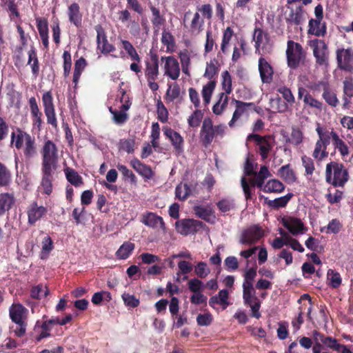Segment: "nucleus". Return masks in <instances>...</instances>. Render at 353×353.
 Returning <instances> with one entry per match:
<instances>
[{"label":"nucleus","instance_id":"obj_1","mask_svg":"<svg viewBox=\"0 0 353 353\" xmlns=\"http://www.w3.org/2000/svg\"><path fill=\"white\" fill-rule=\"evenodd\" d=\"M11 143L17 150H22L26 161H30L37 155V145L34 137L17 128L16 132L11 134Z\"/></svg>","mask_w":353,"mask_h":353},{"label":"nucleus","instance_id":"obj_2","mask_svg":"<svg viewBox=\"0 0 353 353\" xmlns=\"http://www.w3.org/2000/svg\"><path fill=\"white\" fill-rule=\"evenodd\" d=\"M325 178L334 187H343L349 180V173L342 163L332 161L326 165Z\"/></svg>","mask_w":353,"mask_h":353},{"label":"nucleus","instance_id":"obj_3","mask_svg":"<svg viewBox=\"0 0 353 353\" xmlns=\"http://www.w3.org/2000/svg\"><path fill=\"white\" fill-rule=\"evenodd\" d=\"M324 350H331L338 353H352L347 345L341 344L336 338L326 335H316L312 353H322Z\"/></svg>","mask_w":353,"mask_h":353},{"label":"nucleus","instance_id":"obj_4","mask_svg":"<svg viewBox=\"0 0 353 353\" xmlns=\"http://www.w3.org/2000/svg\"><path fill=\"white\" fill-rule=\"evenodd\" d=\"M225 129V125H214L212 120L210 117H205L203 121L200 131V139L202 145L208 147L212 143L214 137L218 136L223 137Z\"/></svg>","mask_w":353,"mask_h":353},{"label":"nucleus","instance_id":"obj_5","mask_svg":"<svg viewBox=\"0 0 353 353\" xmlns=\"http://www.w3.org/2000/svg\"><path fill=\"white\" fill-rule=\"evenodd\" d=\"M9 315L12 321L17 325L14 330L15 335L18 337L23 336L26 332L28 309L19 303H13L9 308Z\"/></svg>","mask_w":353,"mask_h":353},{"label":"nucleus","instance_id":"obj_6","mask_svg":"<svg viewBox=\"0 0 353 353\" xmlns=\"http://www.w3.org/2000/svg\"><path fill=\"white\" fill-rule=\"evenodd\" d=\"M285 54L288 66L291 69L294 70L300 65H304L307 53L299 43L288 41Z\"/></svg>","mask_w":353,"mask_h":353},{"label":"nucleus","instance_id":"obj_7","mask_svg":"<svg viewBox=\"0 0 353 353\" xmlns=\"http://www.w3.org/2000/svg\"><path fill=\"white\" fill-rule=\"evenodd\" d=\"M58 152V148L52 141H46L41 151L42 156L41 169L56 170L59 161Z\"/></svg>","mask_w":353,"mask_h":353},{"label":"nucleus","instance_id":"obj_8","mask_svg":"<svg viewBox=\"0 0 353 353\" xmlns=\"http://www.w3.org/2000/svg\"><path fill=\"white\" fill-rule=\"evenodd\" d=\"M150 59L145 61V77L147 79L148 85L150 89L155 92L159 89V85L156 80L159 75V59L156 53H151Z\"/></svg>","mask_w":353,"mask_h":353},{"label":"nucleus","instance_id":"obj_9","mask_svg":"<svg viewBox=\"0 0 353 353\" xmlns=\"http://www.w3.org/2000/svg\"><path fill=\"white\" fill-rule=\"evenodd\" d=\"M247 141H254L256 146V152L261 156L263 161L267 159L274 146V137L267 134L264 136L258 134H250Z\"/></svg>","mask_w":353,"mask_h":353},{"label":"nucleus","instance_id":"obj_10","mask_svg":"<svg viewBox=\"0 0 353 353\" xmlns=\"http://www.w3.org/2000/svg\"><path fill=\"white\" fill-rule=\"evenodd\" d=\"M284 19L288 26H300L305 20L306 12L302 5L288 4L285 6Z\"/></svg>","mask_w":353,"mask_h":353},{"label":"nucleus","instance_id":"obj_11","mask_svg":"<svg viewBox=\"0 0 353 353\" xmlns=\"http://www.w3.org/2000/svg\"><path fill=\"white\" fill-rule=\"evenodd\" d=\"M310 46L313 50L316 65L319 67L327 68L329 65L330 52L328 46L324 40L314 39L311 41Z\"/></svg>","mask_w":353,"mask_h":353},{"label":"nucleus","instance_id":"obj_12","mask_svg":"<svg viewBox=\"0 0 353 353\" xmlns=\"http://www.w3.org/2000/svg\"><path fill=\"white\" fill-rule=\"evenodd\" d=\"M41 101L47 123L53 128L57 129L58 120L51 90L46 91L42 94Z\"/></svg>","mask_w":353,"mask_h":353},{"label":"nucleus","instance_id":"obj_13","mask_svg":"<svg viewBox=\"0 0 353 353\" xmlns=\"http://www.w3.org/2000/svg\"><path fill=\"white\" fill-rule=\"evenodd\" d=\"M205 225L202 221L192 219H181L175 223L176 231L184 236L195 234Z\"/></svg>","mask_w":353,"mask_h":353},{"label":"nucleus","instance_id":"obj_14","mask_svg":"<svg viewBox=\"0 0 353 353\" xmlns=\"http://www.w3.org/2000/svg\"><path fill=\"white\" fill-rule=\"evenodd\" d=\"M161 61L163 63L164 75L172 80H176L180 76L181 70L178 60L174 56H163Z\"/></svg>","mask_w":353,"mask_h":353},{"label":"nucleus","instance_id":"obj_15","mask_svg":"<svg viewBox=\"0 0 353 353\" xmlns=\"http://www.w3.org/2000/svg\"><path fill=\"white\" fill-rule=\"evenodd\" d=\"M336 58L339 69L350 72L353 71V51L351 48H338Z\"/></svg>","mask_w":353,"mask_h":353},{"label":"nucleus","instance_id":"obj_16","mask_svg":"<svg viewBox=\"0 0 353 353\" xmlns=\"http://www.w3.org/2000/svg\"><path fill=\"white\" fill-rule=\"evenodd\" d=\"M232 103L235 104L236 109L233 113L232 119L228 123L230 128H233L235 125V123L248 110H254L259 112L257 107L252 102H243L236 99H232Z\"/></svg>","mask_w":353,"mask_h":353},{"label":"nucleus","instance_id":"obj_17","mask_svg":"<svg viewBox=\"0 0 353 353\" xmlns=\"http://www.w3.org/2000/svg\"><path fill=\"white\" fill-rule=\"evenodd\" d=\"M263 236V229L257 225H254L243 231L239 241L241 244L250 245L258 242Z\"/></svg>","mask_w":353,"mask_h":353},{"label":"nucleus","instance_id":"obj_18","mask_svg":"<svg viewBox=\"0 0 353 353\" xmlns=\"http://www.w3.org/2000/svg\"><path fill=\"white\" fill-rule=\"evenodd\" d=\"M48 210L42 205H39L37 201L31 202L27 207L28 223L30 225H34L37 221L46 215Z\"/></svg>","mask_w":353,"mask_h":353},{"label":"nucleus","instance_id":"obj_19","mask_svg":"<svg viewBox=\"0 0 353 353\" xmlns=\"http://www.w3.org/2000/svg\"><path fill=\"white\" fill-rule=\"evenodd\" d=\"M95 30L97 33V48L100 50L101 52L103 54H108L114 52L116 48L112 44L108 42V37L102 26L100 25L96 26Z\"/></svg>","mask_w":353,"mask_h":353},{"label":"nucleus","instance_id":"obj_20","mask_svg":"<svg viewBox=\"0 0 353 353\" xmlns=\"http://www.w3.org/2000/svg\"><path fill=\"white\" fill-rule=\"evenodd\" d=\"M283 225L294 236L303 234L307 228L305 227L303 221L296 217H283L281 219Z\"/></svg>","mask_w":353,"mask_h":353},{"label":"nucleus","instance_id":"obj_21","mask_svg":"<svg viewBox=\"0 0 353 353\" xmlns=\"http://www.w3.org/2000/svg\"><path fill=\"white\" fill-rule=\"evenodd\" d=\"M163 130L164 135L170 140L176 153L180 154L183 152L184 139L183 137L171 128L166 127L164 128Z\"/></svg>","mask_w":353,"mask_h":353},{"label":"nucleus","instance_id":"obj_22","mask_svg":"<svg viewBox=\"0 0 353 353\" xmlns=\"http://www.w3.org/2000/svg\"><path fill=\"white\" fill-rule=\"evenodd\" d=\"M259 71L263 83H270L272 81L274 69L271 64L262 57L259 59Z\"/></svg>","mask_w":353,"mask_h":353},{"label":"nucleus","instance_id":"obj_23","mask_svg":"<svg viewBox=\"0 0 353 353\" xmlns=\"http://www.w3.org/2000/svg\"><path fill=\"white\" fill-rule=\"evenodd\" d=\"M298 99H303L305 105L310 108H316L319 110H321L323 108V103L320 101L314 99L310 92L303 87H299L298 89Z\"/></svg>","mask_w":353,"mask_h":353},{"label":"nucleus","instance_id":"obj_24","mask_svg":"<svg viewBox=\"0 0 353 353\" xmlns=\"http://www.w3.org/2000/svg\"><path fill=\"white\" fill-rule=\"evenodd\" d=\"M141 222L150 228H156L159 225L162 230L165 231L166 229L163 218L154 212H148L143 214Z\"/></svg>","mask_w":353,"mask_h":353},{"label":"nucleus","instance_id":"obj_25","mask_svg":"<svg viewBox=\"0 0 353 353\" xmlns=\"http://www.w3.org/2000/svg\"><path fill=\"white\" fill-rule=\"evenodd\" d=\"M68 16L70 22L77 28L82 26L83 15L80 12V7L77 3H71L68 8Z\"/></svg>","mask_w":353,"mask_h":353},{"label":"nucleus","instance_id":"obj_26","mask_svg":"<svg viewBox=\"0 0 353 353\" xmlns=\"http://www.w3.org/2000/svg\"><path fill=\"white\" fill-rule=\"evenodd\" d=\"M130 163L132 168L144 179H150L152 178L154 173L149 165H145L136 158L132 159Z\"/></svg>","mask_w":353,"mask_h":353},{"label":"nucleus","instance_id":"obj_27","mask_svg":"<svg viewBox=\"0 0 353 353\" xmlns=\"http://www.w3.org/2000/svg\"><path fill=\"white\" fill-rule=\"evenodd\" d=\"M322 19H311L308 23V34L316 37H323L327 32L325 23H322Z\"/></svg>","mask_w":353,"mask_h":353},{"label":"nucleus","instance_id":"obj_28","mask_svg":"<svg viewBox=\"0 0 353 353\" xmlns=\"http://www.w3.org/2000/svg\"><path fill=\"white\" fill-rule=\"evenodd\" d=\"M343 108L348 109L351 105L350 99L353 98V79L346 77L343 81Z\"/></svg>","mask_w":353,"mask_h":353},{"label":"nucleus","instance_id":"obj_29","mask_svg":"<svg viewBox=\"0 0 353 353\" xmlns=\"http://www.w3.org/2000/svg\"><path fill=\"white\" fill-rule=\"evenodd\" d=\"M150 10L152 12L151 23L153 26V28L155 32H159L161 27L164 26L165 23V18L160 12L158 8H156L153 5L149 6Z\"/></svg>","mask_w":353,"mask_h":353},{"label":"nucleus","instance_id":"obj_30","mask_svg":"<svg viewBox=\"0 0 353 353\" xmlns=\"http://www.w3.org/2000/svg\"><path fill=\"white\" fill-rule=\"evenodd\" d=\"M43 176L41 182V193L50 195L52 192V170L41 169Z\"/></svg>","mask_w":353,"mask_h":353},{"label":"nucleus","instance_id":"obj_31","mask_svg":"<svg viewBox=\"0 0 353 353\" xmlns=\"http://www.w3.org/2000/svg\"><path fill=\"white\" fill-rule=\"evenodd\" d=\"M253 40L255 42L254 47L256 51H259L261 46L268 44L270 41V36L267 32L262 28L255 27L253 34Z\"/></svg>","mask_w":353,"mask_h":353},{"label":"nucleus","instance_id":"obj_32","mask_svg":"<svg viewBox=\"0 0 353 353\" xmlns=\"http://www.w3.org/2000/svg\"><path fill=\"white\" fill-rule=\"evenodd\" d=\"M316 132L319 136L318 140L327 146L330 143V139L333 141L334 134H338L333 129L330 130L326 127H322L319 123L316 124Z\"/></svg>","mask_w":353,"mask_h":353},{"label":"nucleus","instance_id":"obj_33","mask_svg":"<svg viewBox=\"0 0 353 353\" xmlns=\"http://www.w3.org/2000/svg\"><path fill=\"white\" fill-rule=\"evenodd\" d=\"M67 181L76 188L80 187L83 184V179L81 175L74 169L66 167L63 170Z\"/></svg>","mask_w":353,"mask_h":353},{"label":"nucleus","instance_id":"obj_34","mask_svg":"<svg viewBox=\"0 0 353 353\" xmlns=\"http://www.w3.org/2000/svg\"><path fill=\"white\" fill-rule=\"evenodd\" d=\"M14 201L13 194L8 192L0 194V216L12 208Z\"/></svg>","mask_w":353,"mask_h":353},{"label":"nucleus","instance_id":"obj_35","mask_svg":"<svg viewBox=\"0 0 353 353\" xmlns=\"http://www.w3.org/2000/svg\"><path fill=\"white\" fill-rule=\"evenodd\" d=\"M279 176L289 184L294 183L297 178L294 171L290 168V164L281 166L278 170Z\"/></svg>","mask_w":353,"mask_h":353},{"label":"nucleus","instance_id":"obj_36","mask_svg":"<svg viewBox=\"0 0 353 353\" xmlns=\"http://www.w3.org/2000/svg\"><path fill=\"white\" fill-rule=\"evenodd\" d=\"M134 249V244L130 241H125L116 252L117 259L125 260L128 259Z\"/></svg>","mask_w":353,"mask_h":353},{"label":"nucleus","instance_id":"obj_37","mask_svg":"<svg viewBox=\"0 0 353 353\" xmlns=\"http://www.w3.org/2000/svg\"><path fill=\"white\" fill-rule=\"evenodd\" d=\"M219 61L216 59H211L210 62L207 63L204 77L210 81L214 79L217 76L219 72Z\"/></svg>","mask_w":353,"mask_h":353},{"label":"nucleus","instance_id":"obj_38","mask_svg":"<svg viewBox=\"0 0 353 353\" xmlns=\"http://www.w3.org/2000/svg\"><path fill=\"white\" fill-rule=\"evenodd\" d=\"M196 216L207 222H210L211 216L214 217V211L210 207L196 205L193 208Z\"/></svg>","mask_w":353,"mask_h":353},{"label":"nucleus","instance_id":"obj_39","mask_svg":"<svg viewBox=\"0 0 353 353\" xmlns=\"http://www.w3.org/2000/svg\"><path fill=\"white\" fill-rule=\"evenodd\" d=\"M327 148V145L317 140L315 143V148L312 153V157L316 161H321L323 159L327 157L328 156Z\"/></svg>","mask_w":353,"mask_h":353},{"label":"nucleus","instance_id":"obj_40","mask_svg":"<svg viewBox=\"0 0 353 353\" xmlns=\"http://www.w3.org/2000/svg\"><path fill=\"white\" fill-rule=\"evenodd\" d=\"M323 85V98L330 106L336 107L339 103L336 94L330 89L327 83H324Z\"/></svg>","mask_w":353,"mask_h":353},{"label":"nucleus","instance_id":"obj_41","mask_svg":"<svg viewBox=\"0 0 353 353\" xmlns=\"http://www.w3.org/2000/svg\"><path fill=\"white\" fill-rule=\"evenodd\" d=\"M285 189V185L277 179H271L263 186V191L265 192L280 193Z\"/></svg>","mask_w":353,"mask_h":353},{"label":"nucleus","instance_id":"obj_42","mask_svg":"<svg viewBox=\"0 0 353 353\" xmlns=\"http://www.w3.org/2000/svg\"><path fill=\"white\" fill-rule=\"evenodd\" d=\"M87 65V61L83 57H81L79 59L75 61L74 63V70L73 73V79L72 81L76 85L80 79L82 72L85 69Z\"/></svg>","mask_w":353,"mask_h":353},{"label":"nucleus","instance_id":"obj_43","mask_svg":"<svg viewBox=\"0 0 353 353\" xmlns=\"http://www.w3.org/2000/svg\"><path fill=\"white\" fill-rule=\"evenodd\" d=\"M243 298L245 303H249L250 300H257L255 296V290L252 283L243 282Z\"/></svg>","mask_w":353,"mask_h":353},{"label":"nucleus","instance_id":"obj_44","mask_svg":"<svg viewBox=\"0 0 353 353\" xmlns=\"http://www.w3.org/2000/svg\"><path fill=\"white\" fill-rule=\"evenodd\" d=\"M109 111L112 115L114 123L117 125H121L124 124L129 118L128 114L121 109V110H117L113 109L112 107H110Z\"/></svg>","mask_w":353,"mask_h":353},{"label":"nucleus","instance_id":"obj_45","mask_svg":"<svg viewBox=\"0 0 353 353\" xmlns=\"http://www.w3.org/2000/svg\"><path fill=\"white\" fill-rule=\"evenodd\" d=\"M216 87L215 81H210L207 84L203 85L201 94L203 99V102L205 105L210 103L212 93Z\"/></svg>","mask_w":353,"mask_h":353},{"label":"nucleus","instance_id":"obj_46","mask_svg":"<svg viewBox=\"0 0 353 353\" xmlns=\"http://www.w3.org/2000/svg\"><path fill=\"white\" fill-rule=\"evenodd\" d=\"M28 63L31 65L32 74L37 77L39 74V65L37 52L34 47H32L28 52Z\"/></svg>","mask_w":353,"mask_h":353},{"label":"nucleus","instance_id":"obj_47","mask_svg":"<svg viewBox=\"0 0 353 353\" xmlns=\"http://www.w3.org/2000/svg\"><path fill=\"white\" fill-rule=\"evenodd\" d=\"M37 328L41 329V332L35 337V341L37 342H40L43 339L50 337L51 336L50 331L52 327L46 323V321H44L41 325H39V321H37L34 326V330Z\"/></svg>","mask_w":353,"mask_h":353},{"label":"nucleus","instance_id":"obj_48","mask_svg":"<svg viewBox=\"0 0 353 353\" xmlns=\"http://www.w3.org/2000/svg\"><path fill=\"white\" fill-rule=\"evenodd\" d=\"M234 35V30L230 27H227L223 32L222 41L221 43V51L223 54L228 52V45Z\"/></svg>","mask_w":353,"mask_h":353},{"label":"nucleus","instance_id":"obj_49","mask_svg":"<svg viewBox=\"0 0 353 353\" xmlns=\"http://www.w3.org/2000/svg\"><path fill=\"white\" fill-rule=\"evenodd\" d=\"M121 43L123 45V49L125 50L127 54L130 56L131 60L134 61H137L138 63L141 62V57L137 53L136 49L132 46V44L127 40L121 39Z\"/></svg>","mask_w":353,"mask_h":353},{"label":"nucleus","instance_id":"obj_50","mask_svg":"<svg viewBox=\"0 0 353 353\" xmlns=\"http://www.w3.org/2000/svg\"><path fill=\"white\" fill-rule=\"evenodd\" d=\"M179 57L181 64L182 72L188 76H190V57L187 50L179 53Z\"/></svg>","mask_w":353,"mask_h":353},{"label":"nucleus","instance_id":"obj_51","mask_svg":"<svg viewBox=\"0 0 353 353\" xmlns=\"http://www.w3.org/2000/svg\"><path fill=\"white\" fill-rule=\"evenodd\" d=\"M204 21L201 19L199 12H195L190 23V32L192 34H198L203 30Z\"/></svg>","mask_w":353,"mask_h":353},{"label":"nucleus","instance_id":"obj_52","mask_svg":"<svg viewBox=\"0 0 353 353\" xmlns=\"http://www.w3.org/2000/svg\"><path fill=\"white\" fill-rule=\"evenodd\" d=\"M332 144L337 149L342 157L349 154V149L347 144L339 137V134H334Z\"/></svg>","mask_w":353,"mask_h":353},{"label":"nucleus","instance_id":"obj_53","mask_svg":"<svg viewBox=\"0 0 353 353\" xmlns=\"http://www.w3.org/2000/svg\"><path fill=\"white\" fill-rule=\"evenodd\" d=\"M191 193V189L187 183H180L176 187L175 196L181 201H185Z\"/></svg>","mask_w":353,"mask_h":353},{"label":"nucleus","instance_id":"obj_54","mask_svg":"<svg viewBox=\"0 0 353 353\" xmlns=\"http://www.w3.org/2000/svg\"><path fill=\"white\" fill-rule=\"evenodd\" d=\"M41 244V259H45L48 257L49 254L53 250L54 245L51 237L49 236H46L43 239Z\"/></svg>","mask_w":353,"mask_h":353},{"label":"nucleus","instance_id":"obj_55","mask_svg":"<svg viewBox=\"0 0 353 353\" xmlns=\"http://www.w3.org/2000/svg\"><path fill=\"white\" fill-rule=\"evenodd\" d=\"M49 294V290L46 285L39 284L33 286L30 290V296L32 299H41L42 296L46 297Z\"/></svg>","mask_w":353,"mask_h":353},{"label":"nucleus","instance_id":"obj_56","mask_svg":"<svg viewBox=\"0 0 353 353\" xmlns=\"http://www.w3.org/2000/svg\"><path fill=\"white\" fill-rule=\"evenodd\" d=\"M135 141L133 139H121L118 143L119 151H124L128 154H132L134 151Z\"/></svg>","mask_w":353,"mask_h":353},{"label":"nucleus","instance_id":"obj_57","mask_svg":"<svg viewBox=\"0 0 353 353\" xmlns=\"http://www.w3.org/2000/svg\"><path fill=\"white\" fill-rule=\"evenodd\" d=\"M327 281L328 285L332 288H337L341 285L342 279L339 272L330 269L327 271Z\"/></svg>","mask_w":353,"mask_h":353},{"label":"nucleus","instance_id":"obj_58","mask_svg":"<svg viewBox=\"0 0 353 353\" xmlns=\"http://www.w3.org/2000/svg\"><path fill=\"white\" fill-rule=\"evenodd\" d=\"M203 117V113L201 110L196 109L188 119V123L191 128H197L200 125Z\"/></svg>","mask_w":353,"mask_h":353},{"label":"nucleus","instance_id":"obj_59","mask_svg":"<svg viewBox=\"0 0 353 353\" xmlns=\"http://www.w3.org/2000/svg\"><path fill=\"white\" fill-rule=\"evenodd\" d=\"M293 194L292 193H288V194L281 196L279 198H276L272 201H270L268 204L270 206L274 208H284L286 206L289 201L292 199Z\"/></svg>","mask_w":353,"mask_h":353},{"label":"nucleus","instance_id":"obj_60","mask_svg":"<svg viewBox=\"0 0 353 353\" xmlns=\"http://www.w3.org/2000/svg\"><path fill=\"white\" fill-rule=\"evenodd\" d=\"M11 172L7 167L0 162V186L8 185L11 181Z\"/></svg>","mask_w":353,"mask_h":353},{"label":"nucleus","instance_id":"obj_61","mask_svg":"<svg viewBox=\"0 0 353 353\" xmlns=\"http://www.w3.org/2000/svg\"><path fill=\"white\" fill-rule=\"evenodd\" d=\"M325 335L324 334L317 331L314 330L312 332V338L307 337V336H302L299 339V344L301 347H303L305 349H310V347H312L313 345H315V336L316 335Z\"/></svg>","mask_w":353,"mask_h":353},{"label":"nucleus","instance_id":"obj_62","mask_svg":"<svg viewBox=\"0 0 353 353\" xmlns=\"http://www.w3.org/2000/svg\"><path fill=\"white\" fill-rule=\"evenodd\" d=\"M219 211L223 213L228 212L235 208V203L233 199H222L216 203Z\"/></svg>","mask_w":353,"mask_h":353},{"label":"nucleus","instance_id":"obj_63","mask_svg":"<svg viewBox=\"0 0 353 353\" xmlns=\"http://www.w3.org/2000/svg\"><path fill=\"white\" fill-rule=\"evenodd\" d=\"M222 88L225 90V93L229 94L232 92V77L230 72L228 70H225L222 72Z\"/></svg>","mask_w":353,"mask_h":353},{"label":"nucleus","instance_id":"obj_64","mask_svg":"<svg viewBox=\"0 0 353 353\" xmlns=\"http://www.w3.org/2000/svg\"><path fill=\"white\" fill-rule=\"evenodd\" d=\"M288 141L294 145H298L302 143L303 132L298 127H292L291 137Z\"/></svg>","mask_w":353,"mask_h":353}]
</instances>
